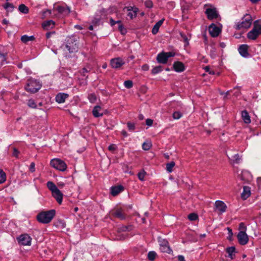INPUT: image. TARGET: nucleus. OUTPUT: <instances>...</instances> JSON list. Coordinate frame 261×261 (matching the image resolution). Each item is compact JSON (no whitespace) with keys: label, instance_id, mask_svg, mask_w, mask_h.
<instances>
[{"label":"nucleus","instance_id":"nucleus-48","mask_svg":"<svg viewBox=\"0 0 261 261\" xmlns=\"http://www.w3.org/2000/svg\"><path fill=\"white\" fill-rule=\"evenodd\" d=\"M88 98H89V100L90 101V102H95V101L96 99V96L94 94H90V95H89Z\"/></svg>","mask_w":261,"mask_h":261},{"label":"nucleus","instance_id":"nucleus-3","mask_svg":"<svg viewBox=\"0 0 261 261\" xmlns=\"http://www.w3.org/2000/svg\"><path fill=\"white\" fill-rule=\"evenodd\" d=\"M50 191L51 192L52 196L59 204H61L63 201V194L56 185L51 181H50Z\"/></svg>","mask_w":261,"mask_h":261},{"label":"nucleus","instance_id":"nucleus-7","mask_svg":"<svg viewBox=\"0 0 261 261\" xmlns=\"http://www.w3.org/2000/svg\"><path fill=\"white\" fill-rule=\"evenodd\" d=\"M37 220L41 223L47 224L49 223V211L39 213L36 216Z\"/></svg>","mask_w":261,"mask_h":261},{"label":"nucleus","instance_id":"nucleus-59","mask_svg":"<svg viewBox=\"0 0 261 261\" xmlns=\"http://www.w3.org/2000/svg\"><path fill=\"white\" fill-rule=\"evenodd\" d=\"M56 214V211L55 210H50V222L52 219L54 217Z\"/></svg>","mask_w":261,"mask_h":261},{"label":"nucleus","instance_id":"nucleus-54","mask_svg":"<svg viewBox=\"0 0 261 261\" xmlns=\"http://www.w3.org/2000/svg\"><path fill=\"white\" fill-rule=\"evenodd\" d=\"M19 152H20L16 148H14L13 152V156L17 158L18 157Z\"/></svg>","mask_w":261,"mask_h":261},{"label":"nucleus","instance_id":"nucleus-38","mask_svg":"<svg viewBox=\"0 0 261 261\" xmlns=\"http://www.w3.org/2000/svg\"><path fill=\"white\" fill-rule=\"evenodd\" d=\"M151 143L149 142H144L142 144V148L144 150H148L151 147Z\"/></svg>","mask_w":261,"mask_h":261},{"label":"nucleus","instance_id":"nucleus-16","mask_svg":"<svg viewBox=\"0 0 261 261\" xmlns=\"http://www.w3.org/2000/svg\"><path fill=\"white\" fill-rule=\"evenodd\" d=\"M167 57L165 52L162 51L156 57V60L159 63L166 64L168 62Z\"/></svg>","mask_w":261,"mask_h":261},{"label":"nucleus","instance_id":"nucleus-14","mask_svg":"<svg viewBox=\"0 0 261 261\" xmlns=\"http://www.w3.org/2000/svg\"><path fill=\"white\" fill-rule=\"evenodd\" d=\"M124 64V61L119 58L112 59L111 61V65L112 67L114 68H118Z\"/></svg>","mask_w":261,"mask_h":261},{"label":"nucleus","instance_id":"nucleus-40","mask_svg":"<svg viewBox=\"0 0 261 261\" xmlns=\"http://www.w3.org/2000/svg\"><path fill=\"white\" fill-rule=\"evenodd\" d=\"M162 70V67L158 66L153 68L151 70V73L153 74H157Z\"/></svg>","mask_w":261,"mask_h":261},{"label":"nucleus","instance_id":"nucleus-4","mask_svg":"<svg viewBox=\"0 0 261 261\" xmlns=\"http://www.w3.org/2000/svg\"><path fill=\"white\" fill-rule=\"evenodd\" d=\"M50 165L54 168L61 171H65L67 168L66 163L63 161L58 159H52L50 162Z\"/></svg>","mask_w":261,"mask_h":261},{"label":"nucleus","instance_id":"nucleus-41","mask_svg":"<svg viewBox=\"0 0 261 261\" xmlns=\"http://www.w3.org/2000/svg\"><path fill=\"white\" fill-rule=\"evenodd\" d=\"M126 237L127 235L126 234L122 233V232L118 233L117 232L116 238L115 239L117 240H124L126 238Z\"/></svg>","mask_w":261,"mask_h":261},{"label":"nucleus","instance_id":"nucleus-25","mask_svg":"<svg viewBox=\"0 0 261 261\" xmlns=\"http://www.w3.org/2000/svg\"><path fill=\"white\" fill-rule=\"evenodd\" d=\"M259 35L255 29H252L251 31L247 34V37L251 40H255Z\"/></svg>","mask_w":261,"mask_h":261},{"label":"nucleus","instance_id":"nucleus-64","mask_svg":"<svg viewBox=\"0 0 261 261\" xmlns=\"http://www.w3.org/2000/svg\"><path fill=\"white\" fill-rule=\"evenodd\" d=\"M211 55L213 58H214L216 57V49L215 48H214L212 49H211Z\"/></svg>","mask_w":261,"mask_h":261},{"label":"nucleus","instance_id":"nucleus-24","mask_svg":"<svg viewBox=\"0 0 261 261\" xmlns=\"http://www.w3.org/2000/svg\"><path fill=\"white\" fill-rule=\"evenodd\" d=\"M242 118L245 123L249 124L251 122L250 116L246 110L242 112Z\"/></svg>","mask_w":261,"mask_h":261},{"label":"nucleus","instance_id":"nucleus-12","mask_svg":"<svg viewBox=\"0 0 261 261\" xmlns=\"http://www.w3.org/2000/svg\"><path fill=\"white\" fill-rule=\"evenodd\" d=\"M215 207L216 210L220 212V214L224 213L227 208V206L224 202L220 200H217L215 202Z\"/></svg>","mask_w":261,"mask_h":261},{"label":"nucleus","instance_id":"nucleus-34","mask_svg":"<svg viewBox=\"0 0 261 261\" xmlns=\"http://www.w3.org/2000/svg\"><path fill=\"white\" fill-rule=\"evenodd\" d=\"M3 7L7 11H10V12H12L14 9V6L13 4H12L11 3H6V4H5L3 5Z\"/></svg>","mask_w":261,"mask_h":261},{"label":"nucleus","instance_id":"nucleus-10","mask_svg":"<svg viewBox=\"0 0 261 261\" xmlns=\"http://www.w3.org/2000/svg\"><path fill=\"white\" fill-rule=\"evenodd\" d=\"M209 33L213 37H217L221 32V30L215 24L212 23L208 28Z\"/></svg>","mask_w":261,"mask_h":261},{"label":"nucleus","instance_id":"nucleus-29","mask_svg":"<svg viewBox=\"0 0 261 261\" xmlns=\"http://www.w3.org/2000/svg\"><path fill=\"white\" fill-rule=\"evenodd\" d=\"M253 29H255L259 35H261V21L258 20L255 21Z\"/></svg>","mask_w":261,"mask_h":261},{"label":"nucleus","instance_id":"nucleus-27","mask_svg":"<svg viewBox=\"0 0 261 261\" xmlns=\"http://www.w3.org/2000/svg\"><path fill=\"white\" fill-rule=\"evenodd\" d=\"M228 156L231 161L237 164L239 163L241 160V158L238 154H232V153H229Z\"/></svg>","mask_w":261,"mask_h":261},{"label":"nucleus","instance_id":"nucleus-63","mask_svg":"<svg viewBox=\"0 0 261 261\" xmlns=\"http://www.w3.org/2000/svg\"><path fill=\"white\" fill-rule=\"evenodd\" d=\"M153 123V120L151 119H147L146 120V124L148 126H151Z\"/></svg>","mask_w":261,"mask_h":261},{"label":"nucleus","instance_id":"nucleus-43","mask_svg":"<svg viewBox=\"0 0 261 261\" xmlns=\"http://www.w3.org/2000/svg\"><path fill=\"white\" fill-rule=\"evenodd\" d=\"M41 26L44 30H48L49 28V20L44 21L42 23Z\"/></svg>","mask_w":261,"mask_h":261},{"label":"nucleus","instance_id":"nucleus-35","mask_svg":"<svg viewBox=\"0 0 261 261\" xmlns=\"http://www.w3.org/2000/svg\"><path fill=\"white\" fill-rule=\"evenodd\" d=\"M156 256V253L154 251H150L148 253L147 258L150 261H153L155 259Z\"/></svg>","mask_w":261,"mask_h":261},{"label":"nucleus","instance_id":"nucleus-50","mask_svg":"<svg viewBox=\"0 0 261 261\" xmlns=\"http://www.w3.org/2000/svg\"><path fill=\"white\" fill-rule=\"evenodd\" d=\"M227 229L228 231V237L227 238L229 240L232 241V236H233V232H232V229L229 227H227Z\"/></svg>","mask_w":261,"mask_h":261},{"label":"nucleus","instance_id":"nucleus-9","mask_svg":"<svg viewBox=\"0 0 261 261\" xmlns=\"http://www.w3.org/2000/svg\"><path fill=\"white\" fill-rule=\"evenodd\" d=\"M237 238L240 244L244 245L248 242V237L244 231H240L238 235Z\"/></svg>","mask_w":261,"mask_h":261},{"label":"nucleus","instance_id":"nucleus-8","mask_svg":"<svg viewBox=\"0 0 261 261\" xmlns=\"http://www.w3.org/2000/svg\"><path fill=\"white\" fill-rule=\"evenodd\" d=\"M110 215L111 217L117 218L120 220H124L125 219V214H124L122 209L120 208H117L112 210L110 212Z\"/></svg>","mask_w":261,"mask_h":261},{"label":"nucleus","instance_id":"nucleus-33","mask_svg":"<svg viewBox=\"0 0 261 261\" xmlns=\"http://www.w3.org/2000/svg\"><path fill=\"white\" fill-rule=\"evenodd\" d=\"M6 174L1 169H0V184L4 183L6 180Z\"/></svg>","mask_w":261,"mask_h":261},{"label":"nucleus","instance_id":"nucleus-47","mask_svg":"<svg viewBox=\"0 0 261 261\" xmlns=\"http://www.w3.org/2000/svg\"><path fill=\"white\" fill-rule=\"evenodd\" d=\"M49 13V10L46 9L41 12V18L44 19L46 18L47 14Z\"/></svg>","mask_w":261,"mask_h":261},{"label":"nucleus","instance_id":"nucleus-42","mask_svg":"<svg viewBox=\"0 0 261 261\" xmlns=\"http://www.w3.org/2000/svg\"><path fill=\"white\" fill-rule=\"evenodd\" d=\"M28 105L29 107L31 108H36L37 106L36 104L33 99H30L28 100Z\"/></svg>","mask_w":261,"mask_h":261},{"label":"nucleus","instance_id":"nucleus-17","mask_svg":"<svg viewBox=\"0 0 261 261\" xmlns=\"http://www.w3.org/2000/svg\"><path fill=\"white\" fill-rule=\"evenodd\" d=\"M69 95L64 93H58L56 96V101L59 103H63L65 102V99L68 98Z\"/></svg>","mask_w":261,"mask_h":261},{"label":"nucleus","instance_id":"nucleus-52","mask_svg":"<svg viewBox=\"0 0 261 261\" xmlns=\"http://www.w3.org/2000/svg\"><path fill=\"white\" fill-rule=\"evenodd\" d=\"M127 127L130 130H134L135 128V125L134 123L128 122L127 123Z\"/></svg>","mask_w":261,"mask_h":261},{"label":"nucleus","instance_id":"nucleus-6","mask_svg":"<svg viewBox=\"0 0 261 261\" xmlns=\"http://www.w3.org/2000/svg\"><path fill=\"white\" fill-rule=\"evenodd\" d=\"M31 240L30 236L26 233L22 234L17 238L18 244L23 246L31 245Z\"/></svg>","mask_w":261,"mask_h":261},{"label":"nucleus","instance_id":"nucleus-20","mask_svg":"<svg viewBox=\"0 0 261 261\" xmlns=\"http://www.w3.org/2000/svg\"><path fill=\"white\" fill-rule=\"evenodd\" d=\"M174 69L178 72H182L185 70L184 64L179 61L175 62L173 64Z\"/></svg>","mask_w":261,"mask_h":261},{"label":"nucleus","instance_id":"nucleus-36","mask_svg":"<svg viewBox=\"0 0 261 261\" xmlns=\"http://www.w3.org/2000/svg\"><path fill=\"white\" fill-rule=\"evenodd\" d=\"M175 164L173 161L167 163L166 165V169L167 171H168L169 172H171L172 171V168L175 166Z\"/></svg>","mask_w":261,"mask_h":261},{"label":"nucleus","instance_id":"nucleus-30","mask_svg":"<svg viewBox=\"0 0 261 261\" xmlns=\"http://www.w3.org/2000/svg\"><path fill=\"white\" fill-rule=\"evenodd\" d=\"M236 248L233 246L229 247L226 248V252L228 254V257L231 259L233 258L234 254L233 253L235 252Z\"/></svg>","mask_w":261,"mask_h":261},{"label":"nucleus","instance_id":"nucleus-45","mask_svg":"<svg viewBox=\"0 0 261 261\" xmlns=\"http://www.w3.org/2000/svg\"><path fill=\"white\" fill-rule=\"evenodd\" d=\"M146 174V172L144 170H142L138 173V178L141 180L143 181L144 180V177L145 176V175Z\"/></svg>","mask_w":261,"mask_h":261},{"label":"nucleus","instance_id":"nucleus-44","mask_svg":"<svg viewBox=\"0 0 261 261\" xmlns=\"http://www.w3.org/2000/svg\"><path fill=\"white\" fill-rule=\"evenodd\" d=\"M125 87L128 89L131 88L133 87V83L130 80L125 81L124 83Z\"/></svg>","mask_w":261,"mask_h":261},{"label":"nucleus","instance_id":"nucleus-13","mask_svg":"<svg viewBox=\"0 0 261 261\" xmlns=\"http://www.w3.org/2000/svg\"><path fill=\"white\" fill-rule=\"evenodd\" d=\"M53 11V12L57 11L58 13L59 14H64L66 15L69 14L70 12V10L69 8H66L64 7L56 6V5H54Z\"/></svg>","mask_w":261,"mask_h":261},{"label":"nucleus","instance_id":"nucleus-5","mask_svg":"<svg viewBox=\"0 0 261 261\" xmlns=\"http://www.w3.org/2000/svg\"><path fill=\"white\" fill-rule=\"evenodd\" d=\"M244 18L245 20L237 25L236 29L237 30H240L243 28L248 29L250 27L252 23V18L250 15L246 14L244 16Z\"/></svg>","mask_w":261,"mask_h":261},{"label":"nucleus","instance_id":"nucleus-18","mask_svg":"<svg viewBox=\"0 0 261 261\" xmlns=\"http://www.w3.org/2000/svg\"><path fill=\"white\" fill-rule=\"evenodd\" d=\"M54 226L56 229L62 231L65 228L66 224L63 221L59 219L54 223Z\"/></svg>","mask_w":261,"mask_h":261},{"label":"nucleus","instance_id":"nucleus-55","mask_svg":"<svg viewBox=\"0 0 261 261\" xmlns=\"http://www.w3.org/2000/svg\"><path fill=\"white\" fill-rule=\"evenodd\" d=\"M29 170L30 172H34L35 171V164L34 162H32L30 165Z\"/></svg>","mask_w":261,"mask_h":261},{"label":"nucleus","instance_id":"nucleus-1","mask_svg":"<svg viewBox=\"0 0 261 261\" xmlns=\"http://www.w3.org/2000/svg\"><path fill=\"white\" fill-rule=\"evenodd\" d=\"M41 84L37 80L30 79L28 80L24 88L28 92L34 93L41 88Z\"/></svg>","mask_w":261,"mask_h":261},{"label":"nucleus","instance_id":"nucleus-2","mask_svg":"<svg viewBox=\"0 0 261 261\" xmlns=\"http://www.w3.org/2000/svg\"><path fill=\"white\" fill-rule=\"evenodd\" d=\"M77 38L75 36L68 37L66 40V48L69 53H74L78 50Z\"/></svg>","mask_w":261,"mask_h":261},{"label":"nucleus","instance_id":"nucleus-37","mask_svg":"<svg viewBox=\"0 0 261 261\" xmlns=\"http://www.w3.org/2000/svg\"><path fill=\"white\" fill-rule=\"evenodd\" d=\"M129 230H130L129 226H122L118 229L117 232L118 233H120L122 232H126L127 231H129Z\"/></svg>","mask_w":261,"mask_h":261},{"label":"nucleus","instance_id":"nucleus-32","mask_svg":"<svg viewBox=\"0 0 261 261\" xmlns=\"http://www.w3.org/2000/svg\"><path fill=\"white\" fill-rule=\"evenodd\" d=\"M19 11L23 14L29 13V8L24 4H21L18 7Z\"/></svg>","mask_w":261,"mask_h":261},{"label":"nucleus","instance_id":"nucleus-46","mask_svg":"<svg viewBox=\"0 0 261 261\" xmlns=\"http://www.w3.org/2000/svg\"><path fill=\"white\" fill-rule=\"evenodd\" d=\"M182 116V114L179 111H176L173 114V117L174 119H178Z\"/></svg>","mask_w":261,"mask_h":261},{"label":"nucleus","instance_id":"nucleus-61","mask_svg":"<svg viewBox=\"0 0 261 261\" xmlns=\"http://www.w3.org/2000/svg\"><path fill=\"white\" fill-rule=\"evenodd\" d=\"M165 54H166V56L167 57V58L168 60L169 58L171 57H174L175 55V54L173 52H167V53L165 52Z\"/></svg>","mask_w":261,"mask_h":261},{"label":"nucleus","instance_id":"nucleus-51","mask_svg":"<svg viewBox=\"0 0 261 261\" xmlns=\"http://www.w3.org/2000/svg\"><path fill=\"white\" fill-rule=\"evenodd\" d=\"M145 5L147 8H151L153 6V3L150 0H146L145 2Z\"/></svg>","mask_w":261,"mask_h":261},{"label":"nucleus","instance_id":"nucleus-60","mask_svg":"<svg viewBox=\"0 0 261 261\" xmlns=\"http://www.w3.org/2000/svg\"><path fill=\"white\" fill-rule=\"evenodd\" d=\"M180 36L182 37V38L184 39V41L187 43V44H188V39L187 37L182 33H180Z\"/></svg>","mask_w":261,"mask_h":261},{"label":"nucleus","instance_id":"nucleus-56","mask_svg":"<svg viewBox=\"0 0 261 261\" xmlns=\"http://www.w3.org/2000/svg\"><path fill=\"white\" fill-rule=\"evenodd\" d=\"M204 70L205 71L208 72L210 74L214 75L215 74V72L213 70H211L208 66H206L204 67Z\"/></svg>","mask_w":261,"mask_h":261},{"label":"nucleus","instance_id":"nucleus-21","mask_svg":"<svg viewBox=\"0 0 261 261\" xmlns=\"http://www.w3.org/2000/svg\"><path fill=\"white\" fill-rule=\"evenodd\" d=\"M251 194L250 188L247 186L243 187V191L241 194V198L243 200L246 199Z\"/></svg>","mask_w":261,"mask_h":261},{"label":"nucleus","instance_id":"nucleus-22","mask_svg":"<svg viewBox=\"0 0 261 261\" xmlns=\"http://www.w3.org/2000/svg\"><path fill=\"white\" fill-rule=\"evenodd\" d=\"M240 54L244 57H246L248 55V46L246 44L241 45L239 48Z\"/></svg>","mask_w":261,"mask_h":261},{"label":"nucleus","instance_id":"nucleus-26","mask_svg":"<svg viewBox=\"0 0 261 261\" xmlns=\"http://www.w3.org/2000/svg\"><path fill=\"white\" fill-rule=\"evenodd\" d=\"M164 21V19H162L155 23L152 30V33L153 34H156L159 32V28L163 24Z\"/></svg>","mask_w":261,"mask_h":261},{"label":"nucleus","instance_id":"nucleus-62","mask_svg":"<svg viewBox=\"0 0 261 261\" xmlns=\"http://www.w3.org/2000/svg\"><path fill=\"white\" fill-rule=\"evenodd\" d=\"M121 23L120 20H118V21H116L114 20H113L112 18L110 19V23L112 26L114 25L116 23Z\"/></svg>","mask_w":261,"mask_h":261},{"label":"nucleus","instance_id":"nucleus-28","mask_svg":"<svg viewBox=\"0 0 261 261\" xmlns=\"http://www.w3.org/2000/svg\"><path fill=\"white\" fill-rule=\"evenodd\" d=\"M35 38L33 35L32 36H28L27 35H24L21 37V41L24 43H27L29 41H34Z\"/></svg>","mask_w":261,"mask_h":261},{"label":"nucleus","instance_id":"nucleus-23","mask_svg":"<svg viewBox=\"0 0 261 261\" xmlns=\"http://www.w3.org/2000/svg\"><path fill=\"white\" fill-rule=\"evenodd\" d=\"M101 108L99 106H96L92 110V114L95 117H99L103 115V113L100 112Z\"/></svg>","mask_w":261,"mask_h":261},{"label":"nucleus","instance_id":"nucleus-19","mask_svg":"<svg viewBox=\"0 0 261 261\" xmlns=\"http://www.w3.org/2000/svg\"><path fill=\"white\" fill-rule=\"evenodd\" d=\"M123 190L124 187L121 185L112 187L111 188V193L113 196H115L123 191Z\"/></svg>","mask_w":261,"mask_h":261},{"label":"nucleus","instance_id":"nucleus-53","mask_svg":"<svg viewBox=\"0 0 261 261\" xmlns=\"http://www.w3.org/2000/svg\"><path fill=\"white\" fill-rule=\"evenodd\" d=\"M59 13H58L57 11L53 12V10H50V15H51L52 17H58Z\"/></svg>","mask_w":261,"mask_h":261},{"label":"nucleus","instance_id":"nucleus-49","mask_svg":"<svg viewBox=\"0 0 261 261\" xmlns=\"http://www.w3.org/2000/svg\"><path fill=\"white\" fill-rule=\"evenodd\" d=\"M119 30L122 35L125 34L127 32L126 29L124 28L122 24H120L119 25Z\"/></svg>","mask_w":261,"mask_h":261},{"label":"nucleus","instance_id":"nucleus-15","mask_svg":"<svg viewBox=\"0 0 261 261\" xmlns=\"http://www.w3.org/2000/svg\"><path fill=\"white\" fill-rule=\"evenodd\" d=\"M125 9L128 12L127 13V16L129 17L130 19H133L134 17H135L137 15V12L138 9L137 8H133L132 7H125L124 8L123 10L124 11Z\"/></svg>","mask_w":261,"mask_h":261},{"label":"nucleus","instance_id":"nucleus-31","mask_svg":"<svg viewBox=\"0 0 261 261\" xmlns=\"http://www.w3.org/2000/svg\"><path fill=\"white\" fill-rule=\"evenodd\" d=\"M168 245V242H166L164 245H162L161 249L163 252L169 253L171 251V249Z\"/></svg>","mask_w":261,"mask_h":261},{"label":"nucleus","instance_id":"nucleus-58","mask_svg":"<svg viewBox=\"0 0 261 261\" xmlns=\"http://www.w3.org/2000/svg\"><path fill=\"white\" fill-rule=\"evenodd\" d=\"M239 229L241 230V231H245L246 230V227L245 226V224L241 222L239 224Z\"/></svg>","mask_w":261,"mask_h":261},{"label":"nucleus","instance_id":"nucleus-39","mask_svg":"<svg viewBox=\"0 0 261 261\" xmlns=\"http://www.w3.org/2000/svg\"><path fill=\"white\" fill-rule=\"evenodd\" d=\"M198 218V215L194 213L190 214L188 216V218L189 219V220L192 221L197 220Z\"/></svg>","mask_w":261,"mask_h":261},{"label":"nucleus","instance_id":"nucleus-57","mask_svg":"<svg viewBox=\"0 0 261 261\" xmlns=\"http://www.w3.org/2000/svg\"><path fill=\"white\" fill-rule=\"evenodd\" d=\"M116 148H117V147H116V145H115L114 144L110 145L108 147V149L111 151H114V150H115L116 149Z\"/></svg>","mask_w":261,"mask_h":261},{"label":"nucleus","instance_id":"nucleus-11","mask_svg":"<svg viewBox=\"0 0 261 261\" xmlns=\"http://www.w3.org/2000/svg\"><path fill=\"white\" fill-rule=\"evenodd\" d=\"M205 14L207 15L208 19L210 20L217 18L219 16L216 8L206 9Z\"/></svg>","mask_w":261,"mask_h":261}]
</instances>
